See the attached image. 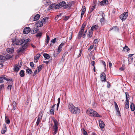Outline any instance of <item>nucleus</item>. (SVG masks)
I'll use <instances>...</instances> for the list:
<instances>
[{
	"label": "nucleus",
	"mask_w": 135,
	"mask_h": 135,
	"mask_svg": "<svg viewBox=\"0 0 135 135\" xmlns=\"http://www.w3.org/2000/svg\"><path fill=\"white\" fill-rule=\"evenodd\" d=\"M32 30L33 31V32H34V33H36L38 31V29L37 28H36V30Z\"/></svg>",
	"instance_id": "nucleus-63"
},
{
	"label": "nucleus",
	"mask_w": 135,
	"mask_h": 135,
	"mask_svg": "<svg viewBox=\"0 0 135 135\" xmlns=\"http://www.w3.org/2000/svg\"><path fill=\"white\" fill-rule=\"evenodd\" d=\"M83 134L84 135H88L86 131L84 129H83Z\"/></svg>",
	"instance_id": "nucleus-53"
},
{
	"label": "nucleus",
	"mask_w": 135,
	"mask_h": 135,
	"mask_svg": "<svg viewBox=\"0 0 135 135\" xmlns=\"http://www.w3.org/2000/svg\"><path fill=\"white\" fill-rule=\"evenodd\" d=\"M81 19L84 15L85 12L86 11V8L85 6H83L81 9Z\"/></svg>",
	"instance_id": "nucleus-11"
},
{
	"label": "nucleus",
	"mask_w": 135,
	"mask_h": 135,
	"mask_svg": "<svg viewBox=\"0 0 135 135\" xmlns=\"http://www.w3.org/2000/svg\"><path fill=\"white\" fill-rule=\"evenodd\" d=\"M39 72H38V71H37V70H35L33 74V76H34L37 74Z\"/></svg>",
	"instance_id": "nucleus-50"
},
{
	"label": "nucleus",
	"mask_w": 135,
	"mask_h": 135,
	"mask_svg": "<svg viewBox=\"0 0 135 135\" xmlns=\"http://www.w3.org/2000/svg\"><path fill=\"white\" fill-rule=\"evenodd\" d=\"M42 118L41 117H38L37 120V121L36 123V125L37 126L38 125L39 123L41 121V119H42Z\"/></svg>",
	"instance_id": "nucleus-25"
},
{
	"label": "nucleus",
	"mask_w": 135,
	"mask_h": 135,
	"mask_svg": "<svg viewBox=\"0 0 135 135\" xmlns=\"http://www.w3.org/2000/svg\"><path fill=\"white\" fill-rule=\"evenodd\" d=\"M40 56L41 55L40 54H37V55H36V56L35 57L36 58V59H38L40 57Z\"/></svg>",
	"instance_id": "nucleus-48"
},
{
	"label": "nucleus",
	"mask_w": 135,
	"mask_h": 135,
	"mask_svg": "<svg viewBox=\"0 0 135 135\" xmlns=\"http://www.w3.org/2000/svg\"><path fill=\"white\" fill-rule=\"evenodd\" d=\"M69 18V16H66L64 18V20H65L66 21Z\"/></svg>",
	"instance_id": "nucleus-64"
},
{
	"label": "nucleus",
	"mask_w": 135,
	"mask_h": 135,
	"mask_svg": "<svg viewBox=\"0 0 135 135\" xmlns=\"http://www.w3.org/2000/svg\"><path fill=\"white\" fill-rule=\"evenodd\" d=\"M108 1L107 0H103L100 3L101 5H105L108 4Z\"/></svg>",
	"instance_id": "nucleus-13"
},
{
	"label": "nucleus",
	"mask_w": 135,
	"mask_h": 135,
	"mask_svg": "<svg viewBox=\"0 0 135 135\" xmlns=\"http://www.w3.org/2000/svg\"><path fill=\"white\" fill-rule=\"evenodd\" d=\"M50 40V38L48 35H47V38L46 39V40L45 41V44H47L49 42Z\"/></svg>",
	"instance_id": "nucleus-34"
},
{
	"label": "nucleus",
	"mask_w": 135,
	"mask_h": 135,
	"mask_svg": "<svg viewBox=\"0 0 135 135\" xmlns=\"http://www.w3.org/2000/svg\"><path fill=\"white\" fill-rule=\"evenodd\" d=\"M59 4L60 5L61 8L63 7L65 9L66 8L69 7L68 4H67L64 1H62L60 2L59 3Z\"/></svg>",
	"instance_id": "nucleus-6"
},
{
	"label": "nucleus",
	"mask_w": 135,
	"mask_h": 135,
	"mask_svg": "<svg viewBox=\"0 0 135 135\" xmlns=\"http://www.w3.org/2000/svg\"><path fill=\"white\" fill-rule=\"evenodd\" d=\"M19 74L21 77H24L25 75L24 71L23 70H21Z\"/></svg>",
	"instance_id": "nucleus-26"
},
{
	"label": "nucleus",
	"mask_w": 135,
	"mask_h": 135,
	"mask_svg": "<svg viewBox=\"0 0 135 135\" xmlns=\"http://www.w3.org/2000/svg\"><path fill=\"white\" fill-rule=\"evenodd\" d=\"M60 8H61V7L60 5L59 4V3L55 6V9H59Z\"/></svg>",
	"instance_id": "nucleus-43"
},
{
	"label": "nucleus",
	"mask_w": 135,
	"mask_h": 135,
	"mask_svg": "<svg viewBox=\"0 0 135 135\" xmlns=\"http://www.w3.org/2000/svg\"><path fill=\"white\" fill-rule=\"evenodd\" d=\"M93 32L92 31H89V33L87 35V37L88 38H91L92 36Z\"/></svg>",
	"instance_id": "nucleus-27"
},
{
	"label": "nucleus",
	"mask_w": 135,
	"mask_h": 135,
	"mask_svg": "<svg viewBox=\"0 0 135 135\" xmlns=\"http://www.w3.org/2000/svg\"><path fill=\"white\" fill-rule=\"evenodd\" d=\"M5 57L2 55H0V60H2L4 59Z\"/></svg>",
	"instance_id": "nucleus-54"
},
{
	"label": "nucleus",
	"mask_w": 135,
	"mask_h": 135,
	"mask_svg": "<svg viewBox=\"0 0 135 135\" xmlns=\"http://www.w3.org/2000/svg\"><path fill=\"white\" fill-rule=\"evenodd\" d=\"M95 62L94 61H92L91 62V65L94 66L95 64Z\"/></svg>",
	"instance_id": "nucleus-62"
},
{
	"label": "nucleus",
	"mask_w": 135,
	"mask_h": 135,
	"mask_svg": "<svg viewBox=\"0 0 135 135\" xmlns=\"http://www.w3.org/2000/svg\"><path fill=\"white\" fill-rule=\"evenodd\" d=\"M48 18L47 17H45L42 19L41 21L43 23V24L46 23L47 21Z\"/></svg>",
	"instance_id": "nucleus-31"
},
{
	"label": "nucleus",
	"mask_w": 135,
	"mask_h": 135,
	"mask_svg": "<svg viewBox=\"0 0 135 135\" xmlns=\"http://www.w3.org/2000/svg\"><path fill=\"white\" fill-rule=\"evenodd\" d=\"M30 65L32 67H34V65L33 64V62H31L30 63Z\"/></svg>",
	"instance_id": "nucleus-55"
},
{
	"label": "nucleus",
	"mask_w": 135,
	"mask_h": 135,
	"mask_svg": "<svg viewBox=\"0 0 135 135\" xmlns=\"http://www.w3.org/2000/svg\"><path fill=\"white\" fill-rule=\"evenodd\" d=\"M61 48L62 47H60L59 46L58 48L57 49V51L59 52H60L61 51Z\"/></svg>",
	"instance_id": "nucleus-49"
},
{
	"label": "nucleus",
	"mask_w": 135,
	"mask_h": 135,
	"mask_svg": "<svg viewBox=\"0 0 135 135\" xmlns=\"http://www.w3.org/2000/svg\"><path fill=\"white\" fill-rule=\"evenodd\" d=\"M3 82V79L1 77H0V83H2Z\"/></svg>",
	"instance_id": "nucleus-57"
},
{
	"label": "nucleus",
	"mask_w": 135,
	"mask_h": 135,
	"mask_svg": "<svg viewBox=\"0 0 135 135\" xmlns=\"http://www.w3.org/2000/svg\"><path fill=\"white\" fill-rule=\"evenodd\" d=\"M12 87V86L11 85H9L8 86L7 89H8L11 90Z\"/></svg>",
	"instance_id": "nucleus-58"
},
{
	"label": "nucleus",
	"mask_w": 135,
	"mask_h": 135,
	"mask_svg": "<svg viewBox=\"0 0 135 135\" xmlns=\"http://www.w3.org/2000/svg\"><path fill=\"white\" fill-rule=\"evenodd\" d=\"M6 124L5 125L4 127L3 128L1 131V133L2 134H4L7 131V128L6 126Z\"/></svg>",
	"instance_id": "nucleus-19"
},
{
	"label": "nucleus",
	"mask_w": 135,
	"mask_h": 135,
	"mask_svg": "<svg viewBox=\"0 0 135 135\" xmlns=\"http://www.w3.org/2000/svg\"><path fill=\"white\" fill-rule=\"evenodd\" d=\"M82 51H83V50H81V49L80 50V51H79L80 53L79 54V55L78 56V57H79L80 56H81V55L82 54Z\"/></svg>",
	"instance_id": "nucleus-56"
},
{
	"label": "nucleus",
	"mask_w": 135,
	"mask_h": 135,
	"mask_svg": "<svg viewBox=\"0 0 135 135\" xmlns=\"http://www.w3.org/2000/svg\"><path fill=\"white\" fill-rule=\"evenodd\" d=\"M13 106V109L14 110L16 109V103L15 102H13L12 104Z\"/></svg>",
	"instance_id": "nucleus-32"
},
{
	"label": "nucleus",
	"mask_w": 135,
	"mask_h": 135,
	"mask_svg": "<svg viewBox=\"0 0 135 135\" xmlns=\"http://www.w3.org/2000/svg\"><path fill=\"white\" fill-rule=\"evenodd\" d=\"M20 68L17 65H15L14 66V70L16 72H17L20 69Z\"/></svg>",
	"instance_id": "nucleus-14"
},
{
	"label": "nucleus",
	"mask_w": 135,
	"mask_h": 135,
	"mask_svg": "<svg viewBox=\"0 0 135 135\" xmlns=\"http://www.w3.org/2000/svg\"><path fill=\"white\" fill-rule=\"evenodd\" d=\"M86 23L85 22H84L83 24L82 25V26L81 28V29H83V30H84V28L86 26Z\"/></svg>",
	"instance_id": "nucleus-37"
},
{
	"label": "nucleus",
	"mask_w": 135,
	"mask_h": 135,
	"mask_svg": "<svg viewBox=\"0 0 135 135\" xmlns=\"http://www.w3.org/2000/svg\"><path fill=\"white\" fill-rule=\"evenodd\" d=\"M125 108L126 109H128L129 108V101H126Z\"/></svg>",
	"instance_id": "nucleus-28"
},
{
	"label": "nucleus",
	"mask_w": 135,
	"mask_h": 135,
	"mask_svg": "<svg viewBox=\"0 0 135 135\" xmlns=\"http://www.w3.org/2000/svg\"><path fill=\"white\" fill-rule=\"evenodd\" d=\"M55 6L54 4H52L49 6V8H50L52 9L54 7H55Z\"/></svg>",
	"instance_id": "nucleus-45"
},
{
	"label": "nucleus",
	"mask_w": 135,
	"mask_h": 135,
	"mask_svg": "<svg viewBox=\"0 0 135 135\" xmlns=\"http://www.w3.org/2000/svg\"><path fill=\"white\" fill-rule=\"evenodd\" d=\"M60 98H59L57 99L58 103L57 104V110H58L59 105L60 102Z\"/></svg>",
	"instance_id": "nucleus-35"
},
{
	"label": "nucleus",
	"mask_w": 135,
	"mask_h": 135,
	"mask_svg": "<svg viewBox=\"0 0 135 135\" xmlns=\"http://www.w3.org/2000/svg\"><path fill=\"white\" fill-rule=\"evenodd\" d=\"M106 76L105 74L104 73H102L100 75V78L101 81H106Z\"/></svg>",
	"instance_id": "nucleus-8"
},
{
	"label": "nucleus",
	"mask_w": 135,
	"mask_h": 135,
	"mask_svg": "<svg viewBox=\"0 0 135 135\" xmlns=\"http://www.w3.org/2000/svg\"><path fill=\"white\" fill-rule=\"evenodd\" d=\"M21 40L20 41L16 37L12 39V44L14 46L21 45Z\"/></svg>",
	"instance_id": "nucleus-4"
},
{
	"label": "nucleus",
	"mask_w": 135,
	"mask_h": 135,
	"mask_svg": "<svg viewBox=\"0 0 135 135\" xmlns=\"http://www.w3.org/2000/svg\"><path fill=\"white\" fill-rule=\"evenodd\" d=\"M115 105V107L116 109V111L117 112V115L118 116H120V113L119 112V108L118 107V105L117 103L115 102H114Z\"/></svg>",
	"instance_id": "nucleus-9"
},
{
	"label": "nucleus",
	"mask_w": 135,
	"mask_h": 135,
	"mask_svg": "<svg viewBox=\"0 0 135 135\" xmlns=\"http://www.w3.org/2000/svg\"><path fill=\"white\" fill-rule=\"evenodd\" d=\"M86 113L87 114L91 116L94 117H101V116L98 114L96 111L93 109H88L87 110Z\"/></svg>",
	"instance_id": "nucleus-2"
},
{
	"label": "nucleus",
	"mask_w": 135,
	"mask_h": 135,
	"mask_svg": "<svg viewBox=\"0 0 135 135\" xmlns=\"http://www.w3.org/2000/svg\"><path fill=\"white\" fill-rule=\"evenodd\" d=\"M84 30H83L81 29V30L79 31L78 33V38H80L82 36V34L83 33Z\"/></svg>",
	"instance_id": "nucleus-15"
},
{
	"label": "nucleus",
	"mask_w": 135,
	"mask_h": 135,
	"mask_svg": "<svg viewBox=\"0 0 135 135\" xmlns=\"http://www.w3.org/2000/svg\"><path fill=\"white\" fill-rule=\"evenodd\" d=\"M23 45H22V47L19 48L17 50V52H21L23 51L27 47V45L26 44L23 43Z\"/></svg>",
	"instance_id": "nucleus-7"
},
{
	"label": "nucleus",
	"mask_w": 135,
	"mask_h": 135,
	"mask_svg": "<svg viewBox=\"0 0 135 135\" xmlns=\"http://www.w3.org/2000/svg\"><path fill=\"white\" fill-rule=\"evenodd\" d=\"M43 56L46 59H49L50 57V55L47 54L45 53L44 54Z\"/></svg>",
	"instance_id": "nucleus-33"
},
{
	"label": "nucleus",
	"mask_w": 135,
	"mask_h": 135,
	"mask_svg": "<svg viewBox=\"0 0 135 135\" xmlns=\"http://www.w3.org/2000/svg\"><path fill=\"white\" fill-rule=\"evenodd\" d=\"M43 23L41 21H38L36 23L37 26L38 27H40L43 26Z\"/></svg>",
	"instance_id": "nucleus-17"
},
{
	"label": "nucleus",
	"mask_w": 135,
	"mask_h": 135,
	"mask_svg": "<svg viewBox=\"0 0 135 135\" xmlns=\"http://www.w3.org/2000/svg\"><path fill=\"white\" fill-rule=\"evenodd\" d=\"M30 41V40L29 39H27L26 40H24V39H22L21 40V44L23 43L26 44L29 41Z\"/></svg>",
	"instance_id": "nucleus-16"
},
{
	"label": "nucleus",
	"mask_w": 135,
	"mask_h": 135,
	"mask_svg": "<svg viewBox=\"0 0 135 135\" xmlns=\"http://www.w3.org/2000/svg\"><path fill=\"white\" fill-rule=\"evenodd\" d=\"M109 66L110 68L112 67V64L110 61L109 62Z\"/></svg>",
	"instance_id": "nucleus-51"
},
{
	"label": "nucleus",
	"mask_w": 135,
	"mask_h": 135,
	"mask_svg": "<svg viewBox=\"0 0 135 135\" xmlns=\"http://www.w3.org/2000/svg\"><path fill=\"white\" fill-rule=\"evenodd\" d=\"M126 95V101H129V96L128 93L127 92L125 93Z\"/></svg>",
	"instance_id": "nucleus-23"
},
{
	"label": "nucleus",
	"mask_w": 135,
	"mask_h": 135,
	"mask_svg": "<svg viewBox=\"0 0 135 135\" xmlns=\"http://www.w3.org/2000/svg\"><path fill=\"white\" fill-rule=\"evenodd\" d=\"M56 41V38H55L53 39H52L51 40V42H52L54 43H55Z\"/></svg>",
	"instance_id": "nucleus-52"
},
{
	"label": "nucleus",
	"mask_w": 135,
	"mask_h": 135,
	"mask_svg": "<svg viewBox=\"0 0 135 135\" xmlns=\"http://www.w3.org/2000/svg\"><path fill=\"white\" fill-rule=\"evenodd\" d=\"M68 107L69 111L72 113H79L80 112V109L79 108L75 107L72 103H69Z\"/></svg>",
	"instance_id": "nucleus-1"
},
{
	"label": "nucleus",
	"mask_w": 135,
	"mask_h": 135,
	"mask_svg": "<svg viewBox=\"0 0 135 135\" xmlns=\"http://www.w3.org/2000/svg\"><path fill=\"white\" fill-rule=\"evenodd\" d=\"M53 121L54 122V124L53 128L54 132L53 133V135H55L57 132V126L58 123L57 120L55 119H53Z\"/></svg>",
	"instance_id": "nucleus-3"
},
{
	"label": "nucleus",
	"mask_w": 135,
	"mask_h": 135,
	"mask_svg": "<svg viewBox=\"0 0 135 135\" xmlns=\"http://www.w3.org/2000/svg\"><path fill=\"white\" fill-rule=\"evenodd\" d=\"M30 28L29 27H27L24 29L23 33L24 34H27L30 32Z\"/></svg>",
	"instance_id": "nucleus-10"
},
{
	"label": "nucleus",
	"mask_w": 135,
	"mask_h": 135,
	"mask_svg": "<svg viewBox=\"0 0 135 135\" xmlns=\"http://www.w3.org/2000/svg\"><path fill=\"white\" fill-rule=\"evenodd\" d=\"M42 35V33L41 32H39L37 33V35H36V37H40Z\"/></svg>",
	"instance_id": "nucleus-41"
},
{
	"label": "nucleus",
	"mask_w": 135,
	"mask_h": 135,
	"mask_svg": "<svg viewBox=\"0 0 135 135\" xmlns=\"http://www.w3.org/2000/svg\"><path fill=\"white\" fill-rule=\"evenodd\" d=\"M26 72L27 73L31 74L32 73V71L30 69H27L26 70Z\"/></svg>",
	"instance_id": "nucleus-38"
},
{
	"label": "nucleus",
	"mask_w": 135,
	"mask_h": 135,
	"mask_svg": "<svg viewBox=\"0 0 135 135\" xmlns=\"http://www.w3.org/2000/svg\"><path fill=\"white\" fill-rule=\"evenodd\" d=\"M7 52L10 53H12L14 51V49L13 48H8L7 49Z\"/></svg>",
	"instance_id": "nucleus-18"
},
{
	"label": "nucleus",
	"mask_w": 135,
	"mask_h": 135,
	"mask_svg": "<svg viewBox=\"0 0 135 135\" xmlns=\"http://www.w3.org/2000/svg\"><path fill=\"white\" fill-rule=\"evenodd\" d=\"M40 16L39 14L36 15L34 18L33 21H36L38 20Z\"/></svg>",
	"instance_id": "nucleus-24"
},
{
	"label": "nucleus",
	"mask_w": 135,
	"mask_h": 135,
	"mask_svg": "<svg viewBox=\"0 0 135 135\" xmlns=\"http://www.w3.org/2000/svg\"><path fill=\"white\" fill-rule=\"evenodd\" d=\"M113 30L115 31H118L119 30V29L118 27L116 26L113 27L111 29V30Z\"/></svg>",
	"instance_id": "nucleus-36"
},
{
	"label": "nucleus",
	"mask_w": 135,
	"mask_h": 135,
	"mask_svg": "<svg viewBox=\"0 0 135 135\" xmlns=\"http://www.w3.org/2000/svg\"><path fill=\"white\" fill-rule=\"evenodd\" d=\"M43 114V112L42 111H41L39 113V114L38 115V117H41L42 118Z\"/></svg>",
	"instance_id": "nucleus-39"
},
{
	"label": "nucleus",
	"mask_w": 135,
	"mask_h": 135,
	"mask_svg": "<svg viewBox=\"0 0 135 135\" xmlns=\"http://www.w3.org/2000/svg\"><path fill=\"white\" fill-rule=\"evenodd\" d=\"M22 64V61H21L19 62L18 64V65H17L18 66H19L20 67V68H21V66Z\"/></svg>",
	"instance_id": "nucleus-44"
},
{
	"label": "nucleus",
	"mask_w": 135,
	"mask_h": 135,
	"mask_svg": "<svg viewBox=\"0 0 135 135\" xmlns=\"http://www.w3.org/2000/svg\"><path fill=\"white\" fill-rule=\"evenodd\" d=\"M93 45H91L90 47L88 49V51H91V50L93 49Z\"/></svg>",
	"instance_id": "nucleus-46"
},
{
	"label": "nucleus",
	"mask_w": 135,
	"mask_h": 135,
	"mask_svg": "<svg viewBox=\"0 0 135 135\" xmlns=\"http://www.w3.org/2000/svg\"><path fill=\"white\" fill-rule=\"evenodd\" d=\"M6 122L7 124H9L10 123V121L9 118L7 117L6 116L5 118Z\"/></svg>",
	"instance_id": "nucleus-30"
},
{
	"label": "nucleus",
	"mask_w": 135,
	"mask_h": 135,
	"mask_svg": "<svg viewBox=\"0 0 135 135\" xmlns=\"http://www.w3.org/2000/svg\"><path fill=\"white\" fill-rule=\"evenodd\" d=\"M42 65H40L38 68L37 69L38 70V72H39L42 69Z\"/></svg>",
	"instance_id": "nucleus-42"
},
{
	"label": "nucleus",
	"mask_w": 135,
	"mask_h": 135,
	"mask_svg": "<svg viewBox=\"0 0 135 135\" xmlns=\"http://www.w3.org/2000/svg\"><path fill=\"white\" fill-rule=\"evenodd\" d=\"M4 87L3 85H0V90H1Z\"/></svg>",
	"instance_id": "nucleus-59"
},
{
	"label": "nucleus",
	"mask_w": 135,
	"mask_h": 135,
	"mask_svg": "<svg viewBox=\"0 0 135 135\" xmlns=\"http://www.w3.org/2000/svg\"><path fill=\"white\" fill-rule=\"evenodd\" d=\"M99 126L101 128H103L105 126V125L104 122L101 120L99 121Z\"/></svg>",
	"instance_id": "nucleus-12"
},
{
	"label": "nucleus",
	"mask_w": 135,
	"mask_h": 135,
	"mask_svg": "<svg viewBox=\"0 0 135 135\" xmlns=\"http://www.w3.org/2000/svg\"><path fill=\"white\" fill-rule=\"evenodd\" d=\"M65 44V43L64 42V43H62L59 46L60 47H62L64 46V45Z\"/></svg>",
	"instance_id": "nucleus-60"
},
{
	"label": "nucleus",
	"mask_w": 135,
	"mask_h": 135,
	"mask_svg": "<svg viewBox=\"0 0 135 135\" xmlns=\"http://www.w3.org/2000/svg\"><path fill=\"white\" fill-rule=\"evenodd\" d=\"M104 21V18H101L100 20V22L102 24L103 23Z\"/></svg>",
	"instance_id": "nucleus-47"
},
{
	"label": "nucleus",
	"mask_w": 135,
	"mask_h": 135,
	"mask_svg": "<svg viewBox=\"0 0 135 135\" xmlns=\"http://www.w3.org/2000/svg\"><path fill=\"white\" fill-rule=\"evenodd\" d=\"M125 69V65H123L122 67L119 69V70L120 71H123Z\"/></svg>",
	"instance_id": "nucleus-40"
},
{
	"label": "nucleus",
	"mask_w": 135,
	"mask_h": 135,
	"mask_svg": "<svg viewBox=\"0 0 135 135\" xmlns=\"http://www.w3.org/2000/svg\"><path fill=\"white\" fill-rule=\"evenodd\" d=\"M56 104H54L51 107V109L50 111V113L51 114H54V108Z\"/></svg>",
	"instance_id": "nucleus-20"
},
{
	"label": "nucleus",
	"mask_w": 135,
	"mask_h": 135,
	"mask_svg": "<svg viewBox=\"0 0 135 135\" xmlns=\"http://www.w3.org/2000/svg\"><path fill=\"white\" fill-rule=\"evenodd\" d=\"M128 15V12H124L120 16V18L122 21L124 20L127 18Z\"/></svg>",
	"instance_id": "nucleus-5"
},
{
	"label": "nucleus",
	"mask_w": 135,
	"mask_h": 135,
	"mask_svg": "<svg viewBox=\"0 0 135 135\" xmlns=\"http://www.w3.org/2000/svg\"><path fill=\"white\" fill-rule=\"evenodd\" d=\"M98 29V26L95 25L92 26L91 28V30L92 31H93L94 30H97Z\"/></svg>",
	"instance_id": "nucleus-22"
},
{
	"label": "nucleus",
	"mask_w": 135,
	"mask_h": 135,
	"mask_svg": "<svg viewBox=\"0 0 135 135\" xmlns=\"http://www.w3.org/2000/svg\"><path fill=\"white\" fill-rule=\"evenodd\" d=\"M129 50V49L128 48V47L127 46H126L124 47L123 48V51H124L126 52H128Z\"/></svg>",
	"instance_id": "nucleus-21"
},
{
	"label": "nucleus",
	"mask_w": 135,
	"mask_h": 135,
	"mask_svg": "<svg viewBox=\"0 0 135 135\" xmlns=\"http://www.w3.org/2000/svg\"><path fill=\"white\" fill-rule=\"evenodd\" d=\"M130 108L131 109V110L132 111H133L135 110V108L134 105L133 103H132L130 105Z\"/></svg>",
	"instance_id": "nucleus-29"
},
{
	"label": "nucleus",
	"mask_w": 135,
	"mask_h": 135,
	"mask_svg": "<svg viewBox=\"0 0 135 135\" xmlns=\"http://www.w3.org/2000/svg\"><path fill=\"white\" fill-rule=\"evenodd\" d=\"M98 39H95L94 41V43L96 44L98 43Z\"/></svg>",
	"instance_id": "nucleus-61"
}]
</instances>
